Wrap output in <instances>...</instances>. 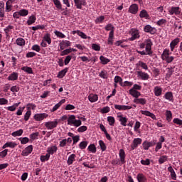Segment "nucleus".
<instances>
[{"label":"nucleus","instance_id":"28","mask_svg":"<svg viewBox=\"0 0 182 182\" xmlns=\"http://www.w3.org/2000/svg\"><path fill=\"white\" fill-rule=\"evenodd\" d=\"M136 180L138 182H147V178L143 173H138Z\"/></svg>","mask_w":182,"mask_h":182},{"label":"nucleus","instance_id":"11","mask_svg":"<svg viewBox=\"0 0 182 182\" xmlns=\"http://www.w3.org/2000/svg\"><path fill=\"white\" fill-rule=\"evenodd\" d=\"M32 150H33V146L32 145L28 146L24 150L22 151L21 156H29V154L32 153Z\"/></svg>","mask_w":182,"mask_h":182},{"label":"nucleus","instance_id":"58","mask_svg":"<svg viewBox=\"0 0 182 182\" xmlns=\"http://www.w3.org/2000/svg\"><path fill=\"white\" fill-rule=\"evenodd\" d=\"M88 150L89 151H90L91 153H96V146H95V144H90L89 146H88Z\"/></svg>","mask_w":182,"mask_h":182},{"label":"nucleus","instance_id":"62","mask_svg":"<svg viewBox=\"0 0 182 182\" xmlns=\"http://www.w3.org/2000/svg\"><path fill=\"white\" fill-rule=\"evenodd\" d=\"M123 43V41H117L114 43L115 46H120L121 48H127V45H122Z\"/></svg>","mask_w":182,"mask_h":182},{"label":"nucleus","instance_id":"22","mask_svg":"<svg viewBox=\"0 0 182 182\" xmlns=\"http://www.w3.org/2000/svg\"><path fill=\"white\" fill-rule=\"evenodd\" d=\"M77 9H82V5H86L85 0H74Z\"/></svg>","mask_w":182,"mask_h":182},{"label":"nucleus","instance_id":"24","mask_svg":"<svg viewBox=\"0 0 182 182\" xmlns=\"http://www.w3.org/2000/svg\"><path fill=\"white\" fill-rule=\"evenodd\" d=\"M58 151V147L56 146H52L47 149V154H48V156H50V154H55Z\"/></svg>","mask_w":182,"mask_h":182},{"label":"nucleus","instance_id":"23","mask_svg":"<svg viewBox=\"0 0 182 182\" xmlns=\"http://www.w3.org/2000/svg\"><path fill=\"white\" fill-rule=\"evenodd\" d=\"M154 93L155 96H161V93H163V88L161 87L156 86L154 88Z\"/></svg>","mask_w":182,"mask_h":182},{"label":"nucleus","instance_id":"30","mask_svg":"<svg viewBox=\"0 0 182 182\" xmlns=\"http://www.w3.org/2000/svg\"><path fill=\"white\" fill-rule=\"evenodd\" d=\"M168 171L171 173L172 180H177V175L176 174V171H174L173 166L168 167Z\"/></svg>","mask_w":182,"mask_h":182},{"label":"nucleus","instance_id":"59","mask_svg":"<svg viewBox=\"0 0 182 182\" xmlns=\"http://www.w3.org/2000/svg\"><path fill=\"white\" fill-rule=\"evenodd\" d=\"M38 136H39V132H33L30 134V139H31V140H36Z\"/></svg>","mask_w":182,"mask_h":182},{"label":"nucleus","instance_id":"21","mask_svg":"<svg viewBox=\"0 0 182 182\" xmlns=\"http://www.w3.org/2000/svg\"><path fill=\"white\" fill-rule=\"evenodd\" d=\"M113 41H114V30H112L109 33L108 45H113Z\"/></svg>","mask_w":182,"mask_h":182},{"label":"nucleus","instance_id":"47","mask_svg":"<svg viewBox=\"0 0 182 182\" xmlns=\"http://www.w3.org/2000/svg\"><path fill=\"white\" fill-rule=\"evenodd\" d=\"M168 160V156H161L159 159V164H163L164 163H166Z\"/></svg>","mask_w":182,"mask_h":182},{"label":"nucleus","instance_id":"55","mask_svg":"<svg viewBox=\"0 0 182 182\" xmlns=\"http://www.w3.org/2000/svg\"><path fill=\"white\" fill-rule=\"evenodd\" d=\"M105 21V16L97 17L95 20V23H102Z\"/></svg>","mask_w":182,"mask_h":182},{"label":"nucleus","instance_id":"25","mask_svg":"<svg viewBox=\"0 0 182 182\" xmlns=\"http://www.w3.org/2000/svg\"><path fill=\"white\" fill-rule=\"evenodd\" d=\"M129 95H131V96H133V97H135V99H137L139 96L141 95V93L136 90L130 89Z\"/></svg>","mask_w":182,"mask_h":182},{"label":"nucleus","instance_id":"7","mask_svg":"<svg viewBox=\"0 0 182 182\" xmlns=\"http://www.w3.org/2000/svg\"><path fill=\"white\" fill-rule=\"evenodd\" d=\"M48 116H49L46 113H40V114H36L34 115V120L36 122H42V120H45V119H48Z\"/></svg>","mask_w":182,"mask_h":182},{"label":"nucleus","instance_id":"37","mask_svg":"<svg viewBox=\"0 0 182 182\" xmlns=\"http://www.w3.org/2000/svg\"><path fill=\"white\" fill-rule=\"evenodd\" d=\"M164 97L166 100H168L169 102H173V92H166Z\"/></svg>","mask_w":182,"mask_h":182},{"label":"nucleus","instance_id":"6","mask_svg":"<svg viewBox=\"0 0 182 182\" xmlns=\"http://www.w3.org/2000/svg\"><path fill=\"white\" fill-rule=\"evenodd\" d=\"M58 123L59 121L58 120V119H55L53 121L45 122V126L48 130H52L53 129H55V127H58Z\"/></svg>","mask_w":182,"mask_h":182},{"label":"nucleus","instance_id":"50","mask_svg":"<svg viewBox=\"0 0 182 182\" xmlns=\"http://www.w3.org/2000/svg\"><path fill=\"white\" fill-rule=\"evenodd\" d=\"M121 86L122 87H132L133 86V82H130V81H124V82H122V84H121Z\"/></svg>","mask_w":182,"mask_h":182},{"label":"nucleus","instance_id":"12","mask_svg":"<svg viewBox=\"0 0 182 182\" xmlns=\"http://www.w3.org/2000/svg\"><path fill=\"white\" fill-rule=\"evenodd\" d=\"M180 43V38H176L174 40H173L171 43H170V48H171V52H174V48L177 46Z\"/></svg>","mask_w":182,"mask_h":182},{"label":"nucleus","instance_id":"49","mask_svg":"<svg viewBox=\"0 0 182 182\" xmlns=\"http://www.w3.org/2000/svg\"><path fill=\"white\" fill-rule=\"evenodd\" d=\"M166 116V120L168 122H171V119H173V113H171V111L167 110Z\"/></svg>","mask_w":182,"mask_h":182},{"label":"nucleus","instance_id":"20","mask_svg":"<svg viewBox=\"0 0 182 182\" xmlns=\"http://www.w3.org/2000/svg\"><path fill=\"white\" fill-rule=\"evenodd\" d=\"M141 114H144V116H148V117H151V119H153V120H156V115L150 112V111L141 110Z\"/></svg>","mask_w":182,"mask_h":182},{"label":"nucleus","instance_id":"32","mask_svg":"<svg viewBox=\"0 0 182 182\" xmlns=\"http://www.w3.org/2000/svg\"><path fill=\"white\" fill-rule=\"evenodd\" d=\"M140 18H145V19H149L150 18V16L149 15V13H147V11L143 9L139 13Z\"/></svg>","mask_w":182,"mask_h":182},{"label":"nucleus","instance_id":"45","mask_svg":"<svg viewBox=\"0 0 182 182\" xmlns=\"http://www.w3.org/2000/svg\"><path fill=\"white\" fill-rule=\"evenodd\" d=\"M114 83H119L120 86L123 84V79L119 75H116L114 78Z\"/></svg>","mask_w":182,"mask_h":182},{"label":"nucleus","instance_id":"54","mask_svg":"<svg viewBox=\"0 0 182 182\" xmlns=\"http://www.w3.org/2000/svg\"><path fill=\"white\" fill-rule=\"evenodd\" d=\"M99 144H100L101 150L102 151H105L107 147H106V144H105V141H103L102 140H100Z\"/></svg>","mask_w":182,"mask_h":182},{"label":"nucleus","instance_id":"42","mask_svg":"<svg viewBox=\"0 0 182 182\" xmlns=\"http://www.w3.org/2000/svg\"><path fill=\"white\" fill-rule=\"evenodd\" d=\"M35 22H36V16H31L27 21V24L32 25V24L35 23Z\"/></svg>","mask_w":182,"mask_h":182},{"label":"nucleus","instance_id":"38","mask_svg":"<svg viewBox=\"0 0 182 182\" xmlns=\"http://www.w3.org/2000/svg\"><path fill=\"white\" fill-rule=\"evenodd\" d=\"M174 68L175 67H168L166 68L167 70L166 77H171V75L174 73Z\"/></svg>","mask_w":182,"mask_h":182},{"label":"nucleus","instance_id":"26","mask_svg":"<svg viewBox=\"0 0 182 182\" xmlns=\"http://www.w3.org/2000/svg\"><path fill=\"white\" fill-rule=\"evenodd\" d=\"M0 18H5V3L0 2Z\"/></svg>","mask_w":182,"mask_h":182},{"label":"nucleus","instance_id":"31","mask_svg":"<svg viewBox=\"0 0 182 182\" xmlns=\"http://www.w3.org/2000/svg\"><path fill=\"white\" fill-rule=\"evenodd\" d=\"M17 144L14 141L6 142L4 145H3L2 149H6V147H10L11 149H15Z\"/></svg>","mask_w":182,"mask_h":182},{"label":"nucleus","instance_id":"57","mask_svg":"<svg viewBox=\"0 0 182 182\" xmlns=\"http://www.w3.org/2000/svg\"><path fill=\"white\" fill-rule=\"evenodd\" d=\"M10 90L13 93H15V92H19V90H21V88L18 85H14L11 87Z\"/></svg>","mask_w":182,"mask_h":182},{"label":"nucleus","instance_id":"3","mask_svg":"<svg viewBox=\"0 0 182 182\" xmlns=\"http://www.w3.org/2000/svg\"><path fill=\"white\" fill-rule=\"evenodd\" d=\"M119 161H113V163L115 164L116 165L122 166V164H124L126 163V152L124 151V149H121L119 151Z\"/></svg>","mask_w":182,"mask_h":182},{"label":"nucleus","instance_id":"63","mask_svg":"<svg viewBox=\"0 0 182 182\" xmlns=\"http://www.w3.org/2000/svg\"><path fill=\"white\" fill-rule=\"evenodd\" d=\"M18 140L21 141L22 144H26V143H29V138L28 137L19 138Z\"/></svg>","mask_w":182,"mask_h":182},{"label":"nucleus","instance_id":"33","mask_svg":"<svg viewBox=\"0 0 182 182\" xmlns=\"http://www.w3.org/2000/svg\"><path fill=\"white\" fill-rule=\"evenodd\" d=\"M43 41L44 42H47L48 45H50L52 43V39L50 38V34L46 33L45 34L44 37L43 38Z\"/></svg>","mask_w":182,"mask_h":182},{"label":"nucleus","instance_id":"15","mask_svg":"<svg viewBox=\"0 0 182 182\" xmlns=\"http://www.w3.org/2000/svg\"><path fill=\"white\" fill-rule=\"evenodd\" d=\"M170 15H180V7H171L168 11Z\"/></svg>","mask_w":182,"mask_h":182},{"label":"nucleus","instance_id":"27","mask_svg":"<svg viewBox=\"0 0 182 182\" xmlns=\"http://www.w3.org/2000/svg\"><path fill=\"white\" fill-rule=\"evenodd\" d=\"M99 99V97L97 96V95L96 94H90L88 96V100L91 102V103H95V102H97V100Z\"/></svg>","mask_w":182,"mask_h":182},{"label":"nucleus","instance_id":"10","mask_svg":"<svg viewBox=\"0 0 182 182\" xmlns=\"http://www.w3.org/2000/svg\"><path fill=\"white\" fill-rule=\"evenodd\" d=\"M128 11L129 14H132V15H136V14L139 12V6L136 4H132L129 8Z\"/></svg>","mask_w":182,"mask_h":182},{"label":"nucleus","instance_id":"14","mask_svg":"<svg viewBox=\"0 0 182 182\" xmlns=\"http://www.w3.org/2000/svg\"><path fill=\"white\" fill-rule=\"evenodd\" d=\"M117 118L119 119L122 126H127V118L126 117H123V115L118 114Z\"/></svg>","mask_w":182,"mask_h":182},{"label":"nucleus","instance_id":"40","mask_svg":"<svg viewBox=\"0 0 182 182\" xmlns=\"http://www.w3.org/2000/svg\"><path fill=\"white\" fill-rule=\"evenodd\" d=\"M100 60L102 63V65H107V63H109V62H110V59L109 58H106L105 56L101 55L100 57Z\"/></svg>","mask_w":182,"mask_h":182},{"label":"nucleus","instance_id":"46","mask_svg":"<svg viewBox=\"0 0 182 182\" xmlns=\"http://www.w3.org/2000/svg\"><path fill=\"white\" fill-rule=\"evenodd\" d=\"M49 159H50V156L48 154H46V155H42L40 157V160L41 161H42V163H45V161H48Z\"/></svg>","mask_w":182,"mask_h":182},{"label":"nucleus","instance_id":"9","mask_svg":"<svg viewBox=\"0 0 182 182\" xmlns=\"http://www.w3.org/2000/svg\"><path fill=\"white\" fill-rule=\"evenodd\" d=\"M141 138H135L134 139L132 144H131L132 150H134V149H137L139 145L141 144Z\"/></svg>","mask_w":182,"mask_h":182},{"label":"nucleus","instance_id":"36","mask_svg":"<svg viewBox=\"0 0 182 182\" xmlns=\"http://www.w3.org/2000/svg\"><path fill=\"white\" fill-rule=\"evenodd\" d=\"M65 100H61L58 104H56L52 109V112H56V110H58V109L60 108V106H62V105H63V103H65Z\"/></svg>","mask_w":182,"mask_h":182},{"label":"nucleus","instance_id":"1","mask_svg":"<svg viewBox=\"0 0 182 182\" xmlns=\"http://www.w3.org/2000/svg\"><path fill=\"white\" fill-rule=\"evenodd\" d=\"M153 46V43L150 38L145 40V41L139 45V48L141 49H144L147 53V55H152L153 52H151V46Z\"/></svg>","mask_w":182,"mask_h":182},{"label":"nucleus","instance_id":"43","mask_svg":"<svg viewBox=\"0 0 182 182\" xmlns=\"http://www.w3.org/2000/svg\"><path fill=\"white\" fill-rule=\"evenodd\" d=\"M23 134V130L19 129L12 132L11 136H13V137H18L19 136H22Z\"/></svg>","mask_w":182,"mask_h":182},{"label":"nucleus","instance_id":"64","mask_svg":"<svg viewBox=\"0 0 182 182\" xmlns=\"http://www.w3.org/2000/svg\"><path fill=\"white\" fill-rule=\"evenodd\" d=\"M173 123H175V124H178V126H182V120L178 118L173 119Z\"/></svg>","mask_w":182,"mask_h":182},{"label":"nucleus","instance_id":"51","mask_svg":"<svg viewBox=\"0 0 182 182\" xmlns=\"http://www.w3.org/2000/svg\"><path fill=\"white\" fill-rule=\"evenodd\" d=\"M86 147H87V141H83L80 143L79 148L81 150H84V149H86Z\"/></svg>","mask_w":182,"mask_h":182},{"label":"nucleus","instance_id":"52","mask_svg":"<svg viewBox=\"0 0 182 182\" xmlns=\"http://www.w3.org/2000/svg\"><path fill=\"white\" fill-rule=\"evenodd\" d=\"M54 33L55 36H57L58 38H60L61 39H63V38H66V36H65V34H63L60 31H54Z\"/></svg>","mask_w":182,"mask_h":182},{"label":"nucleus","instance_id":"19","mask_svg":"<svg viewBox=\"0 0 182 182\" xmlns=\"http://www.w3.org/2000/svg\"><path fill=\"white\" fill-rule=\"evenodd\" d=\"M154 144H156V143L153 141L149 142L147 141H145L143 142L142 146H143L144 150H149V149H150V147H153Z\"/></svg>","mask_w":182,"mask_h":182},{"label":"nucleus","instance_id":"8","mask_svg":"<svg viewBox=\"0 0 182 182\" xmlns=\"http://www.w3.org/2000/svg\"><path fill=\"white\" fill-rule=\"evenodd\" d=\"M144 31L146 33H151V35H154V33L157 32V29H156V28L154 27H151V26L150 25L145 26L144 28Z\"/></svg>","mask_w":182,"mask_h":182},{"label":"nucleus","instance_id":"16","mask_svg":"<svg viewBox=\"0 0 182 182\" xmlns=\"http://www.w3.org/2000/svg\"><path fill=\"white\" fill-rule=\"evenodd\" d=\"M59 46H60V49L61 50H63V49H65V48H69V46H70V41H62L59 43Z\"/></svg>","mask_w":182,"mask_h":182},{"label":"nucleus","instance_id":"34","mask_svg":"<svg viewBox=\"0 0 182 182\" xmlns=\"http://www.w3.org/2000/svg\"><path fill=\"white\" fill-rule=\"evenodd\" d=\"M21 70H23V72H26V73H28V75H32V73H33L32 68L28 66L22 67Z\"/></svg>","mask_w":182,"mask_h":182},{"label":"nucleus","instance_id":"39","mask_svg":"<svg viewBox=\"0 0 182 182\" xmlns=\"http://www.w3.org/2000/svg\"><path fill=\"white\" fill-rule=\"evenodd\" d=\"M8 80H18V73L14 72L8 77Z\"/></svg>","mask_w":182,"mask_h":182},{"label":"nucleus","instance_id":"56","mask_svg":"<svg viewBox=\"0 0 182 182\" xmlns=\"http://www.w3.org/2000/svg\"><path fill=\"white\" fill-rule=\"evenodd\" d=\"M20 16H27L29 14V11L26 9H21L19 11Z\"/></svg>","mask_w":182,"mask_h":182},{"label":"nucleus","instance_id":"18","mask_svg":"<svg viewBox=\"0 0 182 182\" xmlns=\"http://www.w3.org/2000/svg\"><path fill=\"white\" fill-rule=\"evenodd\" d=\"M133 102L136 105H141L142 106H144V105L147 103V100L145 98H139V97L134 98Z\"/></svg>","mask_w":182,"mask_h":182},{"label":"nucleus","instance_id":"48","mask_svg":"<svg viewBox=\"0 0 182 182\" xmlns=\"http://www.w3.org/2000/svg\"><path fill=\"white\" fill-rule=\"evenodd\" d=\"M107 122H109V126H114L116 119H114V117H113L112 116H109V117H107Z\"/></svg>","mask_w":182,"mask_h":182},{"label":"nucleus","instance_id":"29","mask_svg":"<svg viewBox=\"0 0 182 182\" xmlns=\"http://www.w3.org/2000/svg\"><path fill=\"white\" fill-rule=\"evenodd\" d=\"M76 159V154H72L69 156L68 160H67V164L68 166H71V164H73V161H75V159Z\"/></svg>","mask_w":182,"mask_h":182},{"label":"nucleus","instance_id":"53","mask_svg":"<svg viewBox=\"0 0 182 182\" xmlns=\"http://www.w3.org/2000/svg\"><path fill=\"white\" fill-rule=\"evenodd\" d=\"M53 2L58 9H62V4H60V1L53 0Z\"/></svg>","mask_w":182,"mask_h":182},{"label":"nucleus","instance_id":"2","mask_svg":"<svg viewBox=\"0 0 182 182\" xmlns=\"http://www.w3.org/2000/svg\"><path fill=\"white\" fill-rule=\"evenodd\" d=\"M68 126H74V127H79L82 126V121L80 119H76V116L70 115L68 118Z\"/></svg>","mask_w":182,"mask_h":182},{"label":"nucleus","instance_id":"35","mask_svg":"<svg viewBox=\"0 0 182 182\" xmlns=\"http://www.w3.org/2000/svg\"><path fill=\"white\" fill-rule=\"evenodd\" d=\"M16 45H18V46H25V39L22 38H18L16 40Z\"/></svg>","mask_w":182,"mask_h":182},{"label":"nucleus","instance_id":"41","mask_svg":"<svg viewBox=\"0 0 182 182\" xmlns=\"http://www.w3.org/2000/svg\"><path fill=\"white\" fill-rule=\"evenodd\" d=\"M136 66H140L142 69H144V70H147L149 69L147 64L143 61H139L138 63H136Z\"/></svg>","mask_w":182,"mask_h":182},{"label":"nucleus","instance_id":"13","mask_svg":"<svg viewBox=\"0 0 182 182\" xmlns=\"http://www.w3.org/2000/svg\"><path fill=\"white\" fill-rule=\"evenodd\" d=\"M137 75L142 80H149V79H150V75L144 72L138 71Z\"/></svg>","mask_w":182,"mask_h":182},{"label":"nucleus","instance_id":"4","mask_svg":"<svg viewBox=\"0 0 182 182\" xmlns=\"http://www.w3.org/2000/svg\"><path fill=\"white\" fill-rule=\"evenodd\" d=\"M129 34L131 36L129 38L130 42H133V41H136V39H139V38H140V31L136 28H131L129 31Z\"/></svg>","mask_w":182,"mask_h":182},{"label":"nucleus","instance_id":"5","mask_svg":"<svg viewBox=\"0 0 182 182\" xmlns=\"http://www.w3.org/2000/svg\"><path fill=\"white\" fill-rule=\"evenodd\" d=\"M170 55H171L170 50L165 49L161 54L162 60L166 61V63H171L174 60V57L170 56Z\"/></svg>","mask_w":182,"mask_h":182},{"label":"nucleus","instance_id":"44","mask_svg":"<svg viewBox=\"0 0 182 182\" xmlns=\"http://www.w3.org/2000/svg\"><path fill=\"white\" fill-rule=\"evenodd\" d=\"M66 73H68V68H65L63 70L60 71L58 73V77L62 79V77H63L66 75Z\"/></svg>","mask_w":182,"mask_h":182},{"label":"nucleus","instance_id":"17","mask_svg":"<svg viewBox=\"0 0 182 182\" xmlns=\"http://www.w3.org/2000/svg\"><path fill=\"white\" fill-rule=\"evenodd\" d=\"M132 106L129 105H114V109L117 110H130L132 109Z\"/></svg>","mask_w":182,"mask_h":182},{"label":"nucleus","instance_id":"60","mask_svg":"<svg viewBox=\"0 0 182 182\" xmlns=\"http://www.w3.org/2000/svg\"><path fill=\"white\" fill-rule=\"evenodd\" d=\"M31 114H32V112H31V110H28L26 112L24 115L25 122H28L29 120V117H31Z\"/></svg>","mask_w":182,"mask_h":182},{"label":"nucleus","instance_id":"61","mask_svg":"<svg viewBox=\"0 0 182 182\" xmlns=\"http://www.w3.org/2000/svg\"><path fill=\"white\" fill-rule=\"evenodd\" d=\"M92 49H93V50H96L97 52H99V50H100V46L99 44L92 43Z\"/></svg>","mask_w":182,"mask_h":182}]
</instances>
